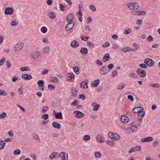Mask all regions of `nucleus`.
Listing matches in <instances>:
<instances>
[{
    "mask_svg": "<svg viewBox=\"0 0 160 160\" xmlns=\"http://www.w3.org/2000/svg\"><path fill=\"white\" fill-rule=\"evenodd\" d=\"M127 7L132 10H136L139 8V6L137 2L128 3L127 4Z\"/></svg>",
    "mask_w": 160,
    "mask_h": 160,
    "instance_id": "1",
    "label": "nucleus"
},
{
    "mask_svg": "<svg viewBox=\"0 0 160 160\" xmlns=\"http://www.w3.org/2000/svg\"><path fill=\"white\" fill-rule=\"evenodd\" d=\"M30 55L34 61H38L40 56V52L39 51H35L31 53Z\"/></svg>",
    "mask_w": 160,
    "mask_h": 160,
    "instance_id": "2",
    "label": "nucleus"
},
{
    "mask_svg": "<svg viewBox=\"0 0 160 160\" xmlns=\"http://www.w3.org/2000/svg\"><path fill=\"white\" fill-rule=\"evenodd\" d=\"M136 72L138 75L141 78H145L147 74L146 71L142 69L141 68H139L137 69Z\"/></svg>",
    "mask_w": 160,
    "mask_h": 160,
    "instance_id": "3",
    "label": "nucleus"
},
{
    "mask_svg": "<svg viewBox=\"0 0 160 160\" xmlns=\"http://www.w3.org/2000/svg\"><path fill=\"white\" fill-rule=\"evenodd\" d=\"M108 135L109 138L112 139L119 140L120 138L119 135L113 132H109Z\"/></svg>",
    "mask_w": 160,
    "mask_h": 160,
    "instance_id": "4",
    "label": "nucleus"
},
{
    "mask_svg": "<svg viewBox=\"0 0 160 160\" xmlns=\"http://www.w3.org/2000/svg\"><path fill=\"white\" fill-rule=\"evenodd\" d=\"M144 62L150 67H152L154 65V61L152 59L148 58H146L144 59Z\"/></svg>",
    "mask_w": 160,
    "mask_h": 160,
    "instance_id": "5",
    "label": "nucleus"
},
{
    "mask_svg": "<svg viewBox=\"0 0 160 160\" xmlns=\"http://www.w3.org/2000/svg\"><path fill=\"white\" fill-rule=\"evenodd\" d=\"M13 12V10L12 8L10 7L6 8L5 10L4 13L6 15H11Z\"/></svg>",
    "mask_w": 160,
    "mask_h": 160,
    "instance_id": "6",
    "label": "nucleus"
},
{
    "mask_svg": "<svg viewBox=\"0 0 160 160\" xmlns=\"http://www.w3.org/2000/svg\"><path fill=\"white\" fill-rule=\"evenodd\" d=\"M59 157L62 158V160H68V154L65 152H62L59 154Z\"/></svg>",
    "mask_w": 160,
    "mask_h": 160,
    "instance_id": "7",
    "label": "nucleus"
},
{
    "mask_svg": "<svg viewBox=\"0 0 160 160\" xmlns=\"http://www.w3.org/2000/svg\"><path fill=\"white\" fill-rule=\"evenodd\" d=\"M75 24L74 22H68V23L66 25L65 28V30L67 31H69L72 29Z\"/></svg>",
    "mask_w": 160,
    "mask_h": 160,
    "instance_id": "8",
    "label": "nucleus"
},
{
    "mask_svg": "<svg viewBox=\"0 0 160 160\" xmlns=\"http://www.w3.org/2000/svg\"><path fill=\"white\" fill-rule=\"evenodd\" d=\"M109 70L106 68V66L102 67L100 70V73L102 75L105 74Z\"/></svg>",
    "mask_w": 160,
    "mask_h": 160,
    "instance_id": "9",
    "label": "nucleus"
},
{
    "mask_svg": "<svg viewBox=\"0 0 160 160\" xmlns=\"http://www.w3.org/2000/svg\"><path fill=\"white\" fill-rule=\"evenodd\" d=\"M74 113L76 114V117L78 118L83 117L84 116V114L79 111H75Z\"/></svg>",
    "mask_w": 160,
    "mask_h": 160,
    "instance_id": "10",
    "label": "nucleus"
},
{
    "mask_svg": "<svg viewBox=\"0 0 160 160\" xmlns=\"http://www.w3.org/2000/svg\"><path fill=\"white\" fill-rule=\"evenodd\" d=\"M23 47V44L22 43H18L15 45V48L16 51H20L21 50Z\"/></svg>",
    "mask_w": 160,
    "mask_h": 160,
    "instance_id": "11",
    "label": "nucleus"
},
{
    "mask_svg": "<svg viewBox=\"0 0 160 160\" xmlns=\"http://www.w3.org/2000/svg\"><path fill=\"white\" fill-rule=\"evenodd\" d=\"M153 138L152 137H148L146 138H143L141 139V141L142 142H150L152 141Z\"/></svg>",
    "mask_w": 160,
    "mask_h": 160,
    "instance_id": "12",
    "label": "nucleus"
},
{
    "mask_svg": "<svg viewBox=\"0 0 160 160\" xmlns=\"http://www.w3.org/2000/svg\"><path fill=\"white\" fill-rule=\"evenodd\" d=\"M22 78L24 79L27 80H28L32 78V76L28 74H23L22 75Z\"/></svg>",
    "mask_w": 160,
    "mask_h": 160,
    "instance_id": "13",
    "label": "nucleus"
},
{
    "mask_svg": "<svg viewBox=\"0 0 160 160\" xmlns=\"http://www.w3.org/2000/svg\"><path fill=\"white\" fill-rule=\"evenodd\" d=\"M141 151V148L140 147H136L132 148L129 150V153H132L134 151Z\"/></svg>",
    "mask_w": 160,
    "mask_h": 160,
    "instance_id": "14",
    "label": "nucleus"
},
{
    "mask_svg": "<svg viewBox=\"0 0 160 160\" xmlns=\"http://www.w3.org/2000/svg\"><path fill=\"white\" fill-rule=\"evenodd\" d=\"M74 76L73 73H69L67 75L66 78L67 80H71L74 78Z\"/></svg>",
    "mask_w": 160,
    "mask_h": 160,
    "instance_id": "15",
    "label": "nucleus"
},
{
    "mask_svg": "<svg viewBox=\"0 0 160 160\" xmlns=\"http://www.w3.org/2000/svg\"><path fill=\"white\" fill-rule=\"evenodd\" d=\"M73 19V16L72 14L71 13L69 14L67 18V22H74L73 21H72V20Z\"/></svg>",
    "mask_w": 160,
    "mask_h": 160,
    "instance_id": "16",
    "label": "nucleus"
},
{
    "mask_svg": "<svg viewBox=\"0 0 160 160\" xmlns=\"http://www.w3.org/2000/svg\"><path fill=\"white\" fill-rule=\"evenodd\" d=\"M71 46L72 48L78 47L79 46V44L76 40H74L71 43Z\"/></svg>",
    "mask_w": 160,
    "mask_h": 160,
    "instance_id": "17",
    "label": "nucleus"
},
{
    "mask_svg": "<svg viewBox=\"0 0 160 160\" xmlns=\"http://www.w3.org/2000/svg\"><path fill=\"white\" fill-rule=\"evenodd\" d=\"M91 106L93 107L92 109L93 110L97 111L98 110L100 106L99 104H96L94 102L92 103Z\"/></svg>",
    "mask_w": 160,
    "mask_h": 160,
    "instance_id": "18",
    "label": "nucleus"
},
{
    "mask_svg": "<svg viewBox=\"0 0 160 160\" xmlns=\"http://www.w3.org/2000/svg\"><path fill=\"white\" fill-rule=\"evenodd\" d=\"M121 120L122 122L123 123H127L129 120L128 118L125 116H122L121 117Z\"/></svg>",
    "mask_w": 160,
    "mask_h": 160,
    "instance_id": "19",
    "label": "nucleus"
},
{
    "mask_svg": "<svg viewBox=\"0 0 160 160\" xmlns=\"http://www.w3.org/2000/svg\"><path fill=\"white\" fill-rule=\"evenodd\" d=\"M110 57L109 54H105L102 58V61L103 62H106L108 61L110 58Z\"/></svg>",
    "mask_w": 160,
    "mask_h": 160,
    "instance_id": "20",
    "label": "nucleus"
},
{
    "mask_svg": "<svg viewBox=\"0 0 160 160\" xmlns=\"http://www.w3.org/2000/svg\"><path fill=\"white\" fill-rule=\"evenodd\" d=\"M52 125L53 128L57 129H59L61 128L60 125L56 122H53Z\"/></svg>",
    "mask_w": 160,
    "mask_h": 160,
    "instance_id": "21",
    "label": "nucleus"
},
{
    "mask_svg": "<svg viewBox=\"0 0 160 160\" xmlns=\"http://www.w3.org/2000/svg\"><path fill=\"white\" fill-rule=\"evenodd\" d=\"M96 139L99 142H102L104 140V138L101 135H99L96 137Z\"/></svg>",
    "mask_w": 160,
    "mask_h": 160,
    "instance_id": "22",
    "label": "nucleus"
},
{
    "mask_svg": "<svg viewBox=\"0 0 160 160\" xmlns=\"http://www.w3.org/2000/svg\"><path fill=\"white\" fill-rule=\"evenodd\" d=\"M128 77L130 78H136L138 77V75L135 73H130L128 74Z\"/></svg>",
    "mask_w": 160,
    "mask_h": 160,
    "instance_id": "23",
    "label": "nucleus"
},
{
    "mask_svg": "<svg viewBox=\"0 0 160 160\" xmlns=\"http://www.w3.org/2000/svg\"><path fill=\"white\" fill-rule=\"evenodd\" d=\"M80 51L82 54H87L88 53V49L87 48H81Z\"/></svg>",
    "mask_w": 160,
    "mask_h": 160,
    "instance_id": "24",
    "label": "nucleus"
},
{
    "mask_svg": "<svg viewBox=\"0 0 160 160\" xmlns=\"http://www.w3.org/2000/svg\"><path fill=\"white\" fill-rule=\"evenodd\" d=\"M48 15L49 16V18L51 19H54L56 17L55 14L52 12H48Z\"/></svg>",
    "mask_w": 160,
    "mask_h": 160,
    "instance_id": "25",
    "label": "nucleus"
},
{
    "mask_svg": "<svg viewBox=\"0 0 160 160\" xmlns=\"http://www.w3.org/2000/svg\"><path fill=\"white\" fill-rule=\"evenodd\" d=\"M100 82V80L99 79L96 80L94 81H93L91 83V85L92 86H94V87H96L98 86Z\"/></svg>",
    "mask_w": 160,
    "mask_h": 160,
    "instance_id": "26",
    "label": "nucleus"
},
{
    "mask_svg": "<svg viewBox=\"0 0 160 160\" xmlns=\"http://www.w3.org/2000/svg\"><path fill=\"white\" fill-rule=\"evenodd\" d=\"M55 118L57 119H62V113L61 112H60L58 113H56L55 114Z\"/></svg>",
    "mask_w": 160,
    "mask_h": 160,
    "instance_id": "27",
    "label": "nucleus"
},
{
    "mask_svg": "<svg viewBox=\"0 0 160 160\" xmlns=\"http://www.w3.org/2000/svg\"><path fill=\"white\" fill-rule=\"evenodd\" d=\"M142 109V108L141 107H136L134 108L132 110V112H133L137 113H138V112L141 110V109Z\"/></svg>",
    "mask_w": 160,
    "mask_h": 160,
    "instance_id": "28",
    "label": "nucleus"
},
{
    "mask_svg": "<svg viewBox=\"0 0 160 160\" xmlns=\"http://www.w3.org/2000/svg\"><path fill=\"white\" fill-rule=\"evenodd\" d=\"M71 92L73 96L74 97L77 96L78 93V91L76 88H73L72 89Z\"/></svg>",
    "mask_w": 160,
    "mask_h": 160,
    "instance_id": "29",
    "label": "nucleus"
},
{
    "mask_svg": "<svg viewBox=\"0 0 160 160\" xmlns=\"http://www.w3.org/2000/svg\"><path fill=\"white\" fill-rule=\"evenodd\" d=\"M159 142L158 140H154L152 144V146L153 147H156L159 145Z\"/></svg>",
    "mask_w": 160,
    "mask_h": 160,
    "instance_id": "30",
    "label": "nucleus"
},
{
    "mask_svg": "<svg viewBox=\"0 0 160 160\" xmlns=\"http://www.w3.org/2000/svg\"><path fill=\"white\" fill-rule=\"evenodd\" d=\"M81 88H87V83L85 82H82L80 84Z\"/></svg>",
    "mask_w": 160,
    "mask_h": 160,
    "instance_id": "31",
    "label": "nucleus"
},
{
    "mask_svg": "<svg viewBox=\"0 0 160 160\" xmlns=\"http://www.w3.org/2000/svg\"><path fill=\"white\" fill-rule=\"evenodd\" d=\"M6 143L3 140L0 141V150L2 149L5 147Z\"/></svg>",
    "mask_w": 160,
    "mask_h": 160,
    "instance_id": "32",
    "label": "nucleus"
},
{
    "mask_svg": "<svg viewBox=\"0 0 160 160\" xmlns=\"http://www.w3.org/2000/svg\"><path fill=\"white\" fill-rule=\"evenodd\" d=\"M132 32V30L129 28H125L124 30V33L126 34H130Z\"/></svg>",
    "mask_w": 160,
    "mask_h": 160,
    "instance_id": "33",
    "label": "nucleus"
},
{
    "mask_svg": "<svg viewBox=\"0 0 160 160\" xmlns=\"http://www.w3.org/2000/svg\"><path fill=\"white\" fill-rule=\"evenodd\" d=\"M74 72L76 74H78L80 73L79 68L77 66L74 67L73 68Z\"/></svg>",
    "mask_w": 160,
    "mask_h": 160,
    "instance_id": "34",
    "label": "nucleus"
},
{
    "mask_svg": "<svg viewBox=\"0 0 160 160\" xmlns=\"http://www.w3.org/2000/svg\"><path fill=\"white\" fill-rule=\"evenodd\" d=\"M51 81L55 83H58L59 82V80L56 77H52L51 78Z\"/></svg>",
    "mask_w": 160,
    "mask_h": 160,
    "instance_id": "35",
    "label": "nucleus"
},
{
    "mask_svg": "<svg viewBox=\"0 0 160 160\" xmlns=\"http://www.w3.org/2000/svg\"><path fill=\"white\" fill-rule=\"evenodd\" d=\"M20 70L21 71H28L30 70V68L29 67H23L20 68Z\"/></svg>",
    "mask_w": 160,
    "mask_h": 160,
    "instance_id": "36",
    "label": "nucleus"
},
{
    "mask_svg": "<svg viewBox=\"0 0 160 160\" xmlns=\"http://www.w3.org/2000/svg\"><path fill=\"white\" fill-rule=\"evenodd\" d=\"M18 22L14 20H12L10 22V24L13 27H15L17 26L18 24Z\"/></svg>",
    "mask_w": 160,
    "mask_h": 160,
    "instance_id": "37",
    "label": "nucleus"
},
{
    "mask_svg": "<svg viewBox=\"0 0 160 160\" xmlns=\"http://www.w3.org/2000/svg\"><path fill=\"white\" fill-rule=\"evenodd\" d=\"M143 109H141V110L138 112V115L140 117H143L145 114V112L143 111Z\"/></svg>",
    "mask_w": 160,
    "mask_h": 160,
    "instance_id": "38",
    "label": "nucleus"
},
{
    "mask_svg": "<svg viewBox=\"0 0 160 160\" xmlns=\"http://www.w3.org/2000/svg\"><path fill=\"white\" fill-rule=\"evenodd\" d=\"M50 48L48 46H46L44 48L43 52L46 54L49 53V51Z\"/></svg>",
    "mask_w": 160,
    "mask_h": 160,
    "instance_id": "39",
    "label": "nucleus"
},
{
    "mask_svg": "<svg viewBox=\"0 0 160 160\" xmlns=\"http://www.w3.org/2000/svg\"><path fill=\"white\" fill-rule=\"evenodd\" d=\"M149 86L156 88H159L160 87V85L158 83H151L149 84Z\"/></svg>",
    "mask_w": 160,
    "mask_h": 160,
    "instance_id": "40",
    "label": "nucleus"
},
{
    "mask_svg": "<svg viewBox=\"0 0 160 160\" xmlns=\"http://www.w3.org/2000/svg\"><path fill=\"white\" fill-rule=\"evenodd\" d=\"M126 87V84L124 83H121L118 85V89L119 90L122 89Z\"/></svg>",
    "mask_w": 160,
    "mask_h": 160,
    "instance_id": "41",
    "label": "nucleus"
},
{
    "mask_svg": "<svg viewBox=\"0 0 160 160\" xmlns=\"http://www.w3.org/2000/svg\"><path fill=\"white\" fill-rule=\"evenodd\" d=\"M146 14V12L143 11H138V16H144Z\"/></svg>",
    "mask_w": 160,
    "mask_h": 160,
    "instance_id": "42",
    "label": "nucleus"
},
{
    "mask_svg": "<svg viewBox=\"0 0 160 160\" xmlns=\"http://www.w3.org/2000/svg\"><path fill=\"white\" fill-rule=\"evenodd\" d=\"M94 156L96 158H99L102 156V154L99 152H94Z\"/></svg>",
    "mask_w": 160,
    "mask_h": 160,
    "instance_id": "43",
    "label": "nucleus"
},
{
    "mask_svg": "<svg viewBox=\"0 0 160 160\" xmlns=\"http://www.w3.org/2000/svg\"><path fill=\"white\" fill-rule=\"evenodd\" d=\"M90 136L89 135H84L83 138V139L84 141L88 140H90Z\"/></svg>",
    "mask_w": 160,
    "mask_h": 160,
    "instance_id": "44",
    "label": "nucleus"
},
{
    "mask_svg": "<svg viewBox=\"0 0 160 160\" xmlns=\"http://www.w3.org/2000/svg\"><path fill=\"white\" fill-rule=\"evenodd\" d=\"M7 94V92L3 90H0V96H6Z\"/></svg>",
    "mask_w": 160,
    "mask_h": 160,
    "instance_id": "45",
    "label": "nucleus"
},
{
    "mask_svg": "<svg viewBox=\"0 0 160 160\" xmlns=\"http://www.w3.org/2000/svg\"><path fill=\"white\" fill-rule=\"evenodd\" d=\"M21 153V151L19 149H17L14 151L13 153L15 155H18L19 154Z\"/></svg>",
    "mask_w": 160,
    "mask_h": 160,
    "instance_id": "46",
    "label": "nucleus"
},
{
    "mask_svg": "<svg viewBox=\"0 0 160 160\" xmlns=\"http://www.w3.org/2000/svg\"><path fill=\"white\" fill-rule=\"evenodd\" d=\"M48 88L50 90H53L55 89V87L54 85L51 84H49L48 86Z\"/></svg>",
    "mask_w": 160,
    "mask_h": 160,
    "instance_id": "47",
    "label": "nucleus"
},
{
    "mask_svg": "<svg viewBox=\"0 0 160 160\" xmlns=\"http://www.w3.org/2000/svg\"><path fill=\"white\" fill-rule=\"evenodd\" d=\"M49 115L47 114H44L42 116V118L43 119L45 120L47 119L48 118Z\"/></svg>",
    "mask_w": 160,
    "mask_h": 160,
    "instance_id": "48",
    "label": "nucleus"
},
{
    "mask_svg": "<svg viewBox=\"0 0 160 160\" xmlns=\"http://www.w3.org/2000/svg\"><path fill=\"white\" fill-rule=\"evenodd\" d=\"M41 31L43 33H45L47 31V29L45 27H43L41 29Z\"/></svg>",
    "mask_w": 160,
    "mask_h": 160,
    "instance_id": "49",
    "label": "nucleus"
},
{
    "mask_svg": "<svg viewBox=\"0 0 160 160\" xmlns=\"http://www.w3.org/2000/svg\"><path fill=\"white\" fill-rule=\"evenodd\" d=\"M6 58H3L0 60V65H2L5 62Z\"/></svg>",
    "mask_w": 160,
    "mask_h": 160,
    "instance_id": "50",
    "label": "nucleus"
},
{
    "mask_svg": "<svg viewBox=\"0 0 160 160\" xmlns=\"http://www.w3.org/2000/svg\"><path fill=\"white\" fill-rule=\"evenodd\" d=\"M48 108V107L47 106H44L42 108V112L43 113H45L47 112V109Z\"/></svg>",
    "mask_w": 160,
    "mask_h": 160,
    "instance_id": "51",
    "label": "nucleus"
},
{
    "mask_svg": "<svg viewBox=\"0 0 160 160\" xmlns=\"http://www.w3.org/2000/svg\"><path fill=\"white\" fill-rule=\"evenodd\" d=\"M23 89L22 88H18V91L20 95H21L22 94Z\"/></svg>",
    "mask_w": 160,
    "mask_h": 160,
    "instance_id": "52",
    "label": "nucleus"
},
{
    "mask_svg": "<svg viewBox=\"0 0 160 160\" xmlns=\"http://www.w3.org/2000/svg\"><path fill=\"white\" fill-rule=\"evenodd\" d=\"M90 9L92 11H95L96 10V9L95 6L93 5H90L89 6Z\"/></svg>",
    "mask_w": 160,
    "mask_h": 160,
    "instance_id": "53",
    "label": "nucleus"
},
{
    "mask_svg": "<svg viewBox=\"0 0 160 160\" xmlns=\"http://www.w3.org/2000/svg\"><path fill=\"white\" fill-rule=\"evenodd\" d=\"M106 142L108 144V145H110L111 146H113L114 144L113 142L112 141H107Z\"/></svg>",
    "mask_w": 160,
    "mask_h": 160,
    "instance_id": "54",
    "label": "nucleus"
},
{
    "mask_svg": "<svg viewBox=\"0 0 160 160\" xmlns=\"http://www.w3.org/2000/svg\"><path fill=\"white\" fill-rule=\"evenodd\" d=\"M76 16L79 17H82V14L81 11H79L78 12H77Z\"/></svg>",
    "mask_w": 160,
    "mask_h": 160,
    "instance_id": "55",
    "label": "nucleus"
},
{
    "mask_svg": "<svg viewBox=\"0 0 160 160\" xmlns=\"http://www.w3.org/2000/svg\"><path fill=\"white\" fill-rule=\"evenodd\" d=\"M8 68H10L12 66V64L9 61H8L6 62Z\"/></svg>",
    "mask_w": 160,
    "mask_h": 160,
    "instance_id": "56",
    "label": "nucleus"
},
{
    "mask_svg": "<svg viewBox=\"0 0 160 160\" xmlns=\"http://www.w3.org/2000/svg\"><path fill=\"white\" fill-rule=\"evenodd\" d=\"M72 106H73L74 105H77L78 104V102L77 100H74V101L71 103Z\"/></svg>",
    "mask_w": 160,
    "mask_h": 160,
    "instance_id": "57",
    "label": "nucleus"
},
{
    "mask_svg": "<svg viewBox=\"0 0 160 160\" xmlns=\"http://www.w3.org/2000/svg\"><path fill=\"white\" fill-rule=\"evenodd\" d=\"M139 66L143 68H148V66L146 64H141L139 65Z\"/></svg>",
    "mask_w": 160,
    "mask_h": 160,
    "instance_id": "58",
    "label": "nucleus"
},
{
    "mask_svg": "<svg viewBox=\"0 0 160 160\" xmlns=\"http://www.w3.org/2000/svg\"><path fill=\"white\" fill-rule=\"evenodd\" d=\"M49 71V69H45L43 70V72H42V75L46 74Z\"/></svg>",
    "mask_w": 160,
    "mask_h": 160,
    "instance_id": "59",
    "label": "nucleus"
},
{
    "mask_svg": "<svg viewBox=\"0 0 160 160\" xmlns=\"http://www.w3.org/2000/svg\"><path fill=\"white\" fill-rule=\"evenodd\" d=\"M131 12L133 15L138 16V10L132 11Z\"/></svg>",
    "mask_w": 160,
    "mask_h": 160,
    "instance_id": "60",
    "label": "nucleus"
},
{
    "mask_svg": "<svg viewBox=\"0 0 160 160\" xmlns=\"http://www.w3.org/2000/svg\"><path fill=\"white\" fill-rule=\"evenodd\" d=\"M92 21V19L90 17H88L87 20V23L88 24Z\"/></svg>",
    "mask_w": 160,
    "mask_h": 160,
    "instance_id": "61",
    "label": "nucleus"
},
{
    "mask_svg": "<svg viewBox=\"0 0 160 160\" xmlns=\"http://www.w3.org/2000/svg\"><path fill=\"white\" fill-rule=\"evenodd\" d=\"M142 19H138L136 21V23L137 25H141L142 23Z\"/></svg>",
    "mask_w": 160,
    "mask_h": 160,
    "instance_id": "62",
    "label": "nucleus"
},
{
    "mask_svg": "<svg viewBox=\"0 0 160 160\" xmlns=\"http://www.w3.org/2000/svg\"><path fill=\"white\" fill-rule=\"evenodd\" d=\"M131 129L132 131H136L137 130V128L136 126L134 125L131 127Z\"/></svg>",
    "mask_w": 160,
    "mask_h": 160,
    "instance_id": "63",
    "label": "nucleus"
},
{
    "mask_svg": "<svg viewBox=\"0 0 160 160\" xmlns=\"http://www.w3.org/2000/svg\"><path fill=\"white\" fill-rule=\"evenodd\" d=\"M6 115V112H3L0 115V119H2L4 118Z\"/></svg>",
    "mask_w": 160,
    "mask_h": 160,
    "instance_id": "64",
    "label": "nucleus"
}]
</instances>
